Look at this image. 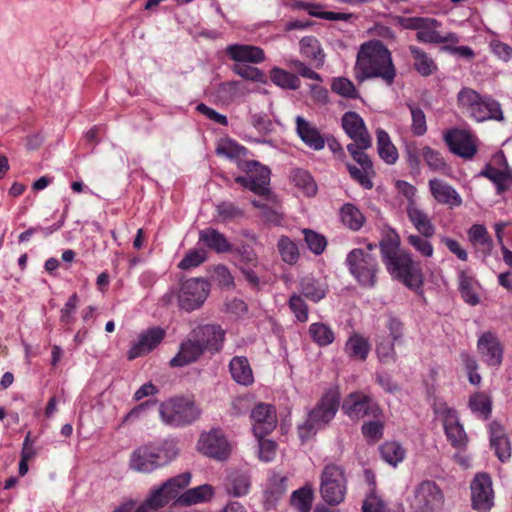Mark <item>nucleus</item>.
<instances>
[{"label": "nucleus", "mask_w": 512, "mask_h": 512, "mask_svg": "<svg viewBox=\"0 0 512 512\" xmlns=\"http://www.w3.org/2000/svg\"><path fill=\"white\" fill-rule=\"evenodd\" d=\"M396 75L391 52L380 40H370L360 45L354 65V77L359 83L378 78L391 86Z\"/></svg>", "instance_id": "obj_1"}, {"label": "nucleus", "mask_w": 512, "mask_h": 512, "mask_svg": "<svg viewBox=\"0 0 512 512\" xmlns=\"http://www.w3.org/2000/svg\"><path fill=\"white\" fill-rule=\"evenodd\" d=\"M382 261L392 278L400 281L410 289L422 285V271L412 255L400 249V238L397 233L389 234L379 243Z\"/></svg>", "instance_id": "obj_2"}, {"label": "nucleus", "mask_w": 512, "mask_h": 512, "mask_svg": "<svg viewBox=\"0 0 512 512\" xmlns=\"http://www.w3.org/2000/svg\"><path fill=\"white\" fill-rule=\"evenodd\" d=\"M376 246L369 243L365 248L352 249L345 259L349 273L365 288H373L377 283L379 264L374 253Z\"/></svg>", "instance_id": "obj_3"}, {"label": "nucleus", "mask_w": 512, "mask_h": 512, "mask_svg": "<svg viewBox=\"0 0 512 512\" xmlns=\"http://www.w3.org/2000/svg\"><path fill=\"white\" fill-rule=\"evenodd\" d=\"M178 451L173 444H145L132 451L129 468L138 473H151L176 458Z\"/></svg>", "instance_id": "obj_4"}, {"label": "nucleus", "mask_w": 512, "mask_h": 512, "mask_svg": "<svg viewBox=\"0 0 512 512\" xmlns=\"http://www.w3.org/2000/svg\"><path fill=\"white\" fill-rule=\"evenodd\" d=\"M340 404L336 391L329 390L309 411L305 422L298 426V434L302 442L310 439L320 429L328 425L335 417Z\"/></svg>", "instance_id": "obj_5"}, {"label": "nucleus", "mask_w": 512, "mask_h": 512, "mask_svg": "<svg viewBox=\"0 0 512 512\" xmlns=\"http://www.w3.org/2000/svg\"><path fill=\"white\" fill-rule=\"evenodd\" d=\"M159 414L164 424L171 427H184L199 419L201 409L192 398L175 396L160 404Z\"/></svg>", "instance_id": "obj_6"}, {"label": "nucleus", "mask_w": 512, "mask_h": 512, "mask_svg": "<svg viewBox=\"0 0 512 512\" xmlns=\"http://www.w3.org/2000/svg\"><path fill=\"white\" fill-rule=\"evenodd\" d=\"M210 292V284L204 278H188L180 280L176 289H172L166 297L175 296L180 309L192 312L202 307Z\"/></svg>", "instance_id": "obj_7"}, {"label": "nucleus", "mask_w": 512, "mask_h": 512, "mask_svg": "<svg viewBox=\"0 0 512 512\" xmlns=\"http://www.w3.org/2000/svg\"><path fill=\"white\" fill-rule=\"evenodd\" d=\"M347 482L342 466L334 463L326 464L320 475L319 492L322 500L330 506L341 504L345 500Z\"/></svg>", "instance_id": "obj_8"}, {"label": "nucleus", "mask_w": 512, "mask_h": 512, "mask_svg": "<svg viewBox=\"0 0 512 512\" xmlns=\"http://www.w3.org/2000/svg\"><path fill=\"white\" fill-rule=\"evenodd\" d=\"M433 410L442 419L445 435L451 445L457 449L465 448L468 438L459 422L457 411L443 401H435Z\"/></svg>", "instance_id": "obj_9"}, {"label": "nucleus", "mask_w": 512, "mask_h": 512, "mask_svg": "<svg viewBox=\"0 0 512 512\" xmlns=\"http://www.w3.org/2000/svg\"><path fill=\"white\" fill-rule=\"evenodd\" d=\"M444 504L441 488L432 480H424L414 490L412 507L414 512H436Z\"/></svg>", "instance_id": "obj_10"}, {"label": "nucleus", "mask_w": 512, "mask_h": 512, "mask_svg": "<svg viewBox=\"0 0 512 512\" xmlns=\"http://www.w3.org/2000/svg\"><path fill=\"white\" fill-rule=\"evenodd\" d=\"M341 125L345 133L353 140L347 145L353 147L354 151H365L372 146L371 136L366 128L363 118L354 111L343 114Z\"/></svg>", "instance_id": "obj_11"}, {"label": "nucleus", "mask_w": 512, "mask_h": 512, "mask_svg": "<svg viewBox=\"0 0 512 512\" xmlns=\"http://www.w3.org/2000/svg\"><path fill=\"white\" fill-rule=\"evenodd\" d=\"M191 474L189 472L181 473L168 479L160 487L151 491L146 498L151 504L152 509H159L167 505L172 499L176 498L180 491L189 485Z\"/></svg>", "instance_id": "obj_12"}, {"label": "nucleus", "mask_w": 512, "mask_h": 512, "mask_svg": "<svg viewBox=\"0 0 512 512\" xmlns=\"http://www.w3.org/2000/svg\"><path fill=\"white\" fill-rule=\"evenodd\" d=\"M443 138L449 150L463 159H472L477 153V137L469 130L452 128Z\"/></svg>", "instance_id": "obj_13"}, {"label": "nucleus", "mask_w": 512, "mask_h": 512, "mask_svg": "<svg viewBox=\"0 0 512 512\" xmlns=\"http://www.w3.org/2000/svg\"><path fill=\"white\" fill-rule=\"evenodd\" d=\"M197 448L202 454L220 461L226 460L232 449L222 430L217 428L202 433Z\"/></svg>", "instance_id": "obj_14"}, {"label": "nucleus", "mask_w": 512, "mask_h": 512, "mask_svg": "<svg viewBox=\"0 0 512 512\" xmlns=\"http://www.w3.org/2000/svg\"><path fill=\"white\" fill-rule=\"evenodd\" d=\"M477 351L482 362L488 367L498 369L504 359V344L496 333L483 332L477 340Z\"/></svg>", "instance_id": "obj_15"}, {"label": "nucleus", "mask_w": 512, "mask_h": 512, "mask_svg": "<svg viewBox=\"0 0 512 512\" xmlns=\"http://www.w3.org/2000/svg\"><path fill=\"white\" fill-rule=\"evenodd\" d=\"M343 412L351 419L358 420L365 416L378 418L381 411L371 397L354 392L348 395L342 404Z\"/></svg>", "instance_id": "obj_16"}, {"label": "nucleus", "mask_w": 512, "mask_h": 512, "mask_svg": "<svg viewBox=\"0 0 512 512\" xmlns=\"http://www.w3.org/2000/svg\"><path fill=\"white\" fill-rule=\"evenodd\" d=\"M353 149L354 148L351 146L348 147V152L352 158L361 166V168L347 163L346 167L350 177L364 189H372V177L375 176L373 163L365 151H354Z\"/></svg>", "instance_id": "obj_17"}, {"label": "nucleus", "mask_w": 512, "mask_h": 512, "mask_svg": "<svg viewBox=\"0 0 512 512\" xmlns=\"http://www.w3.org/2000/svg\"><path fill=\"white\" fill-rule=\"evenodd\" d=\"M225 330L220 325H200L191 331V337L197 339L205 352L216 354L223 348Z\"/></svg>", "instance_id": "obj_18"}, {"label": "nucleus", "mask_w": 512, "mask_h": 512, "mask_svg": "<svg viewBox=\"0 0 512 512\" xmlns=\"http://www.w3.org/2000/svg\"><path fill=\"white\" fill-rule=\"evenodd\" d=\"M165 335V329L159 326H154L141 332L138 340L128 350L127 358L134 360L149 354L163 341Z\"/></svg>", "instance_id": "obj_19"}, {"label": "nucleus", "mask_w": 512, "mask_h": 512, "mask_svg": "<svg viewBox=\"0 0 512 512\" xmlns=\"http://www.w3.org/2000/svg\"><path fill=\"white\" fill-rule=\"evenodd\" d=\"M473 508L487 512L493 506L492 480L488 474H477L471 483Z\"/></svg>", "instance_id": "obj_20"}, {"label": "nucleus", "mask_w": 512, "mask_h": 512, "mask_svg": "<svg viewBox=\"0 0 512 512\" xmlns=\"http://www.w3.org/2000/svg\"><path fill=\"white\" fill-rule=\"evenodd\" d=\"M239 169L250 176L255 194L260 196L269 195L271 171L268 167L256 160H249L248 162H240Z\"/></svg>", "instance_id": "obj_21"}, {"label": "nucleus", "mask_w": 512, "mask_h": 512, "mask_svg": "<svg viewBox=\"0 0 512 512\" xmlns=\"http://www.w3.org/2000/svg\"><path fill=\"white\" fill-rule=\"evenodd\" d=\"M254 421L253 432L257 438H263L271 433L277 424L275 409L272 405L260 403L251 412Z\"/></svg>", "instance_id": "obj_22"}, {"label": "nucleus", "mask_w": 512, "mask_h": 512, "mask_svg": "<svg viewBox=\"0 0 512 512\" xmlns=\"http://www.w3.org/2000/svg\"><path fill=\"white\" fill-rule=\"evenodd\" d=\"M295 123L297 135L307 147L314 151L322 150L325 147L326 137L313 123L302 116H297Z\"/></svg>", "instance_id": "obj_23"}, {"label": "nucleus", "mask_w": 512, "mask_h": 512, "mask_svg": "<svg viewBox=\"0 0 512 512\" xmlns=\"http://www.w3.org/2000/svg\"><path fill=\"white\" fill-rule=\"evenodd\" d=\"M205 353L196 338H188L180 344L178 353L170 360L171 367H184L199 360Z\"/></svg>", "instance_id": "obj_24"}, {"label": "nucleus", "mask_w": 512, "mask_h": 512, "mask_svg": "<svg viewBox=\"0 0 512 512\" xmlns=\"http://www.w3.org/2000/svg\"><path fill=\"white\" fill-rule=\"evenodd\" d=\"M429 190L433 198L440 204L450 208L462 205V198L453 186L447 182L433 178L428 182Z\"/></svg>", "instance_id": "obj_25"}, {"label": "nucleus", "mask_w": 512, "mask_h": 512, "mask_svg": "<svg viewBox=\"0 0 512 512\" xmlns=\"http://www.w3.org/2000/svg\"><path fill=\"white\" fill-rule=\"evenodd\" d=\"M406 214L417 232L425 238H431L436 232V227L431 217L417 203H407Z\"/></svg>", "instance_id": "obj_26"}, {"label": "nucleus", "mask_w": 512, "mask_h": 512, "mask_svg": "<svg viewBox=\"0 0 512 512\" xmlns=\"http://www.w3.org/2000/svg\"><path fill=\"white\" fill-rule=\"evenodd\" d=\"M490 445L495 455L501 462H506L511 457V444L505 428L497 421L489 425Z\"/></svg>", "instance_id": "obj_27"}, {"label": "nucleus", "mask_w": 512, "mask_h": 512, "mask_svg": "<svg viewBox=\"0 0 512 512\" xmlns=\"http://www.w3.org/2000/svg\"><path fill=\"white\" fill-rule=\"evenodd\" d=\"M226 53L231 60L239 63L258 64L265 60L263 49L253 45L231 44L227 46Z\"/></svg>", "instance_id": "obj_28"}, {"label": "nucleus", "mask_w": 512, "mask_h": 512, "mask_svg": "<svg viewBox=\"0 0 512 512\" xmlns=\"http://www.w3.org/2000/svg\"><path fill=\"white\" fill-rule=\"evenodd\" d=\"M484 95L479 94L470 87H463L457 93V106L461 112L473 119L475 115H480V104Z\"/></svg>", "instance_id": "obj_29"}, {"label": "nucleus", "mask_w": 512, "mask_h": 512, "mask_svg": "<svg viewBox=\"0 0 512 512\" xmlns=\"http://www.w3.org/2000/svg\"><path fill=\"white\" fill-rule=\"evenodd\" d=\"M467 236L470 244L484 257L491 254L493 250V240L483 224H474L467 230Z\"/></svg>", "instance_id": "obj_30"}, {"label": "nucleus", "mask_w": 512, "mask_h": 512, "mask_svg": "<svg viewBox=\"0 0 512 512\" xmlns=\"http://www.w3.org/2000/svg\"><path fill=\"white\" fill-rule=\"evenodd\" d=\"M199 241L216 253H228L233 251L232 244L226 236L215 228H205L199 232Z\"/></svg>", "instance_id": "obj_31"}, {"label": "nucleus", "mask_w": 512, "mask_h": 512, "mask_svg": "<svg viewBox=\"0 0 512 512\" xmlns=\"http://www.w3.org/2000/svg\"><path fill=\"white\" fill-rule=\"evenodd\" d=\"M287 477L279 473H273L269 479L264 491V505L266 509L273 508L277 501L282 498L287 491Z\"/></svg>", "instance_id": "obj_32"}, {"label": "nucleus", "mask_w": 512, "mask_h": 512, "mask_svg": "<svg viewBox=\"0 0 512 512\" xmlns=\"http://www.w3.org/2000/svg\"><path fill=\"white\" fill-rule=\"evenodd\" d=\"M409 51L413 60V68L422 77H429L438 71L434 58L420 47L410 45Z\"/></svg>", "instance_id": "obj_33"}, {"label": "nucleus", "mask_w": 512, "mask_h": 512, "mask_svg": "<svg viewBox=\"0 0 512 512\" xmlns=\"http://www.w3.org/2000/svg\"><path fill=\"white\" fill-rule=\"evenodd\" d=\"M300 53L308 59L315 68H321L325 63V53L320 42L314 36L303 37L300 42Z\"/></svg>", "instance_id": "obj_34"}, {"label": "nucleus", "mask_w": 512, "mask_h": 512, "mask_svg": "<svg viewBox=\"0 0 512 512\" xmlns=\"http://www.w3.org/2000/svg\"><path fill=\"white\" fill-rule=\"evenodd\" d=\"M232 379L240 385L249 386L254 382L252 368L247 357L235 356L229 363Z\"/></svg>", "instance_id": "obj_35"}, {"label": "nucleus", "mask_w": 512, "mask_h": 512, "mask_svg": "<svg viewBox=\"0 0 512 512\" xmlns=\"http://www.w3.org/2000/svg\"><path fill=\"white\" fill-rule=\"evenodd\" d=\"M371 350V345L364 336L353 333L345 343L344 351L350 359L365 361Z\"/></svg>", "instance_id": "obj_36"}, {"label": "nucleus", "mask_w": 512, "mask_h": 512, "mask_svg": "<svg viewBox=\"0 0 512 512\" xmlns=\"http://www.w3.org/2000/svg\"><path fill=\"white\" fill-rule=\"evenodd\" d=\"M480 115H475L473 120L482 123L489 120L503 122L505 120L501 104L492 96L484 95L480 104Z\"/></svg>", "instance_id": "obj_37"}, {"label": "nucleus", "mask_w": 512, "mask_h": 512, "mask_svg": "<svg viewBox=\"0 0 512 512\" xmlns=\"http://www.w3.org/2000/svg\"><path fill=\"white\" fill-rule=\"evenodd\" d=\"M250 485L251 481L247 473L234 471L226 477L224 488L227 494L241 497L249 492Z\"/></svg>", "instance_id": "obj_38"}, {"label": "nucleus", "mask_w": 512, "mask_h": 512, "mask_svg": "<svg viewBox=\"0 0 512 512\" xmlns=\"http://www.w3.org/2000/svg\"><path fill=\"white\" fill-rule=\"evenodd\" d=\"M339 217L341 223L352 231H359L366 222L364 214L352 203H345L340 208Z\"/></svg>", "instance_id": "obj_39"}, {"label": "nucleus", "mask_w": 512, "mask_h": 512, "mask_svg": "<svg viewBox=\"0 0 512 512\" xmlns=\"http://www.w3.org/2000/svg\"><path fill=\"white\" fill-rule=\"evenodd\" d=\"M214 495V488L209 484H203L194 488H190L182 493L177 502L181 505H194L198 503L208 502Z\"/></svg>", "instance_id": "obj_40"}, {"label": "nucleus", "mask_w": 512, "mask_h": 512, "mask_svg": "<svg viewBox=\"0 0 512 512\" xmlns=\"http://www.w3.org/2000/svg\"><path fill=\"white\" fill-rule=\"evenodd\" d=\"M492 398L484 392H475L470 395L468 407L471 412L481 420H487L492 413Z\"/></svg>", "instance_id": "obj_41"}, {"label": "nucleus", "mask_w": 512, "mask_h": 512, "mask_svg": "<svg viewBox=\"0 0 512 512\" xmlns=\"http://www.w3.org/2000/svg\"><path fill=\"white\" fill-rule=\"evenodd\" d=\"M216 154L235 161L238 168L240 162L249 161L246 160L248 154L247 148L231 139L221 141L216 148Z\"/></svg>", "instance_id": "obj_42"}, {"label": "nucleus", "mask_w": 512, "mask_h": 512, "mask_svg": "<svg viewBox=\"0 0 512 512\" xmlns=\"http://www.w3.org/2000/svg\"><path fill=\"white\" fill-rule=\"evenodd\" d=\"M292 183L307 197H313L318 191L317 184L311 174L304 169L295 168L291 171Z\"/></svg>", "instance_id": "obj_43"}, {"label": "nucleus", "mask_w": 512, "mask_h": 512, "mask_svg": "<svg viewBox=\"0 0 512 512\" xmlns=\"http://www.w3.org/2000/svg\"><path fill=\"white\" fill-rule=\"evenodd\" d=\"M378 154L387 164H394L398 159V152L391 142L389 134L379 128L376 130Z\"/></svg>", "instance_id": "obj_44"}, {"label": "nucleus", "mask_w": 512, "mask_h": 512, "mask_svg": "<svg viewBox=\"0 0 512 512\" xmlns=\"http://www.w3.org/2000/svg\"><path fill=\"white\" fill-rule=\"evenodd\" d=\"M480 176L488 178L492 181L500 194L507 190L509 185L512 184V172L509 170H499L491 165H486L480 172Z\"/></svg>", "instance_id": "obj_45"}, {"label": "nucleus", "mask_w": 512, "mask_h": 512, "mask_svg": "<svg viewBox=\"0 0 512 512\" xmlns=\"http://www.w3.org/2000/svg\"><path fill=\"white\" fill-rule=\"evenodd\" d=\"M309 336L319 347H326L335 341L333 329L326 323L315 322L309 326Z\"/></svg>", "instance_id": "obj_46"}, {"label": "nucleus", "mask_w": 512, "mask_h": 512, "mask_svg": "<svg viewBox=\"0 0 512 512\" xmlns=\"http://www.w3.org/2000/svg\"><path fill=\"white\" fill-rule=\"evenodd\" d=\"M439 26L440 23L436 19L424 17L416 33V39L422 43L440 44V33L437 31Z\"/></svg>", "instance_id": "obj_47"}, {"label": "nucleus", "mask_w": 512, "mask_h": 512, "mask_svg": "<svg viewBox=\"0 0 512 512\" xmlns=\"http://www.w3.org/2000/svg\"><path fill=\"white\" fill-rule=\"evenodd\" d=\"M300 292L313 302H319L326 295L324 285L313 277H304L300 280Z\"/></svg>", "instance_id": "obj_48"}, {"label": "nucleus", "mask_w": 512, "mask_h": 512, "mask_svg": "<svg viewBox=\"0 0 512 512\" xmlns=\"http://www.w3.org/2000/svg\"><path fill=\"white\" fill-rule=\"evenodd\" d=\"M421 156L425 163L434 172H439L444 175H448L450 167L442 157L441 153L432 149L429 146H425L421 150Z\"/></svg>", "instance_id": "obj_49"}, {"label": "nucleus", "mask_w": 512, "mask_h": 512, "mask_svg": "<svg viewBox=\"0 0 512 512\" xmlns=\"http://www.w3.org/2000/svg\"><path fill=\"white\" fill-rule=\"evenodd\" d=\"M295 7L298 9H304L308 12L310 16L330 20V21H337V20H349L352 15L348 13H337V12H326L322 11V6L318 4H311V3H305V2H297L295 4Z\"/></svg>", "instance_id": "obj_50"}, {"label": "nucleus", "mask_w": 512, "mask_h": 512, "mask_svg": "<svg viewBox=\"0 0 512 512\" xmlns=\"http://www.w3.org/2000/svg\"><path fill=\"white\" fill-rule=\"evenodd\" d=\"M271 81L284 89L297 90L300 88L299 77L281 68H273L270 72Z\"/></svg>", "instance_id": "obj_51"}, {"label": "nucleus", "mask_w": 512, "mask_h": 512, "mask_svg": "<svg viewBox=\"0 0 512 512\" xmlns=\"http://www.w3.org/2000/svg\"><path fill=\"white\" fill-rule=\"evenodd\" d=\"M382 459L392 466H397L405 458V449L396 441L385 442L380 447Z\"/></svg>", "instance_id": "obj_52"}, {"label": "nucleus", "mask_w": 512, "mask_h": 512, "mask_svg": "<svg viewBox=\"0 0 512 512\" xmlns=\"http://www.w3.org/2000/svg\"><path fill=\"white\" fill-rule=\"evenodd\" d=\"M277 248L281 259L289 265H294L300 257L298 247L288 236L282 235L278 242Z\"/></svg>", "instance_id": "obj_53"}, {"label": "nucleus", "mask_w": 512, "mask_h": 512, "mask_svg": "<svg viewBox=\"0 0 512 512\" xmlns=\"http://www.w3.org/2000/svg\"><path fill=\"white\" fill-rule=\"evenodd\" d=\"M313 490L305 486L292 493L291 504L299 512H310L313 502Z\"/></svg>", "instance_id": "obj_54"}, {"label": "nucleus", "mask_w": 512, "mask_h": 512, "mask_svg": "<svg viewBox=\"0 0 512 512\" xmlns=\"http://www.w3.org/2000/svg\"><path fill=\"white\" fill-rule=\"evenodd\" d=\"M459 290L464 301L472 306L479 303V297L472 287L473 279L464 271L458 273Z\"/></svg>", "instance_id": "obj_55"}, {"label": "nucleus", "mask_w": 512, "mask_h": 512, "mask_svg": "<svg viewBox=\"0 0 512 512\" xmlns=\"http://www.w3.org/2000/svg\"><path fill=\"white\" fill-rule=\"evenodd\" d=\"M78 301V295L76 293H73L60 310L59 321L60 324L66 328V330H71V326L75 322V314L77 310Z\"/></svg>", "instance_id": "obj_56"}, {"label": "nucleus", "mask_w": 512, "mask_h": 512, "mask_svg": "<svg viewBox=\"0 0 512 512\" xmlns=\"http://www.w3.org/2000/svg\"><path fill=\"white\" fill-rule=\"evenodd\" d=\"M412 117L411 131L416 136H422L427 131L426 116L415 103H407Z\"/></svg>", "instance_id": "obj_57"}, {"label": "nucleus", "mask_w": 512, "mask_h": 512, "mask_svg": "<svg viewBox=\"0 0 512 512\" xmlns=\"http://www.w3.org/2000/svg\"><path fill=\"white\" fill-rule=\"evenodd\" d=\"M397 343L387 338H383L376 344V354L381 363H395L397 361V353L395 345Z\"/></svg>", "instance_id": "obj_58"}, {"label": "nucleus", "mask_w": 512, "mask_h": 512, "mask_svg": "<svg viewBox=\"0 0 512 512\" xmlns=\"http://www.w3.org/2000/svg\"><path fill=\"white\" fill-rule=\"evenodd\" d=\"M331 89L336 94L346 98L357 99L359 97V93L353 82L345 77L334 78L331 83Z\"/></svg>", "instance_id": "obj_59"}, {"label": "nucleus", "mask_w": 512, "mask_h": 512, "mask_svg": "<svg viewBox=\"0 0 512 512\" xmlns=\"http://www.w3.org/2000/svg\"><path fill=\"white\" fill-rule=\"evenodd\" d=\"M424 236L418 234H410L407 237V243L413 247L422 257L430 258L433 256L434 248L432 243Z\"/></svg>", "instance_id": "obj_60"}, {"label": "nucleus", "mask_w": 512, "mask_h": 512, "mask_svg": "<svg viewBox=\"0 0 512 512\" xmlns=\"http://www.w3.org/2000/svg\"><path fill=\"white\" fill-rule=\"evenodd\" d=\"M212 280L221 288L231 290L234 288V278L225 265H217L212 272Z\"/></svg>", "instance_id": "obj_61"}, {"label": "nucleus", "mask_w": 512, "mask_h": 512, "mask_svg": "<svg viewBox=\"0 0 512 512\" xmlns=\"http://www.w3.org/2000/svg\"><path fill=\"white\" fill-rule=\"evenodd\" d=\"M303 234L308 248L314 254L320 255L323 253L327 245V241L324 236L310 229H304Z\"/></svg>", "instance_id": "obj_62"}, {"label": "nucleus", "mask_w": 512, "mask_h": 512, "mask_svg": "<svg viewBox=\"0 0 512 512\" xmlns=\"http://www.w3.org/2000/svg\"><path fill=\"white\" fill-rule=\"evenodd\" d=\"M216 212L221 221H230L242 217L244 212L232 202L223 201L216 206Z\"/></svg>", "instance_id": "obj_63"}, {"label": "nucleus", "mask_w": 512, "mask_h": 512, "mask_svg": "<svg viewBox=\"0 0 512 512\" xmlns=\"http://www.w3.org/2000/svg\"><path fill=\"white\" fill-rule=\"evenodd\" d=\"M288 305L298 321L304 323L308 320V306L300 295L293 293L290 296Z\"/></svg>", "instance_id": "obj_64"}]
</instances>
